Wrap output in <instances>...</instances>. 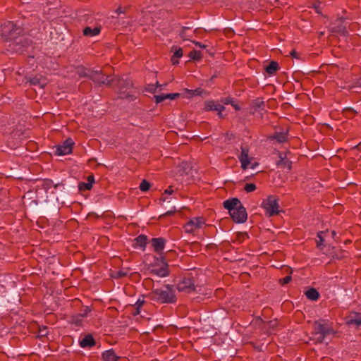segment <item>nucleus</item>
<instances>
[{
    "mask_svg": "<svg viewBox=\"0 0 361 361\" xmlns=\"http://www.w3.org/2000/svg\"><path fill=\"white\" fill-rule=\"evenodd\" d=\"M150 242L154 252L160 255L159 257H156V260L160 261L162 266L157 268L155 265H152V268L149 269V273L160 277H166L170 274L166 257L163 255L166 240L163 237L153 238Z\"/></svg>",
    "mask_w": 361,
    "mask_h": 361,
    "instance_id": "1",
    "label": "nucleus"
},
{
    "mask_svg": "<svg viewBox=\"0 0 361 361\" xmlns=\"http://www.w3.org/2000/svg\"><path fill=\"white\" fill-rule=\"evenodd\" d=\"M106 86L112 87L118 94L119 98L134 100L135 97L130 93L133 83L130 79H123L119 75H115L108 80Z\"/></svg>",
    "mask_w": 361,
    "mask_h": 361,
    "instance_id": "2",
    "label": "nucleus"
},
{
    "mask_svg": "<svg viewBox=\"0 0 361 361\" xmlns=\"http://www.w3.org/2000/svg\"><path fill=\"white\" fill-rule=\"evenodd\" d=\"M166 290L161 288L152 289L148 294V298L157 303L160 304H174L177 301V297L175 294L174 286L165 284Z\"/></svg>",
    "mask_w": 361,
    "mask_h": 361,
    "instance_id": "3",
    "label": "nucleus"
},
{
    "mask_svg": "<svg viewBox=\"0 0 361 361\" xmlns=\"http://www.w3.org/2000/svg\"><path fill=\"white\" fill-rule=\"evenodd\" d=\"M25 28L18 23L6 20L0 25V36L4 42L11 41L25 33Z\"/></svg>",
    "mask_w": 361,
    "mask_h": 361,
    "instance_id": "4",
    "label": "nucleus"
},
{
    "mask_svg": "<svg viewBox=\"0 0 361 361\" xmlns=\"http://www.w3.org/2000/svg\"><path fill=\"white\" fill-rule=\"evenodd\" d=\"M32 40L25 32L8 43L7 51L18 54H25L28 53V49L32 47Z\"/></svg>",
    "mask_w": 361,
    "mask_h": 361,
    "instance_id": "5",
    "label": "nucleus"
},
{
    "mask_svg": "<svg viewBox=\"0 0 361 361\" xmlns=\"http://www.w3.org/2000/svg\"><path fill=\"white\" fill-rule=\"evenodd\" d=\"M279 199L275 195H269L267 198L263 200L262 207L265 209L266 216L271 217L279 214Z\"/></svg>",
    "mask_w": 361,
    "mask_h": 361,
    "instance_id": "6",
    "label": "nucleus"
},
{
    "mask_svg": "<svg viewBox=\"0 0 361 361\" xmlns=\"http://www.w3.org/2000/svg\"><path fill=\"white\" fill-rule=\"evenodd\" d=\"M23 204H27L32 213H37L39 210L37 191L29 190L23 197Z\"/></svg>",
    "mask_w": 361,
    "mask_h": 361,
    "instance_id": "7",
    "label": "nucleus"
},
{
    "mask_svg": "<svg viewBox=\"0 0 361 361\" xmlns=\"http://www.w3.org/2000/svg\"><path fill=\"white\" fill-rule=\"evenodd\" d=\"M226 109L225 106L214 100H207L204 102L203 111H216L219 118H225L226 115L223 114V111Z\"/></svg>",
    "mask_w": 361,
    "mask_h": 361,
    "instance_id": "8",
    "label": "nucleus"
},
{
    "mask_svg": "<svg viewBox=\"0 0 361 361\" xmlns=\"http://www.w3.org/2000/svg\"><path fill=\"white\" fill-rule=\"evenodd\" d=\"M180 292L190 293L195 291L196 287L192 277H183L176 285Z\"/></svg>",
    "mask_w": 361,
    "mask_h": 361,
    "instance_id": "9",
    "label": "nucleus"
},
{
    "mask_svg": "<svg viewBox=\"0 0 361 361\" xmlns=\"http://www.w3.org/2000/svg\"><path fill=\"white\" fill-rule=\"evenodd\" d=\"M229 215L232 220L237 224L245 223L247 219L246 209L243 204L238 206V207L232 211L231 213H229Z\"/></svg>",
    "mask_w": 361,
    "mask_h": 361,
    "instance_id": "10",
    "label": "nucleus"
},
{
    "mask_svg": "<svg viewBox=\"0 0 361 361\" xmlns=\"http://www.w3.org/2000/svg\"><path fill=\"white\" fill-rule=\"evenodd\" d=\"M205 224L202 216L190 219L183 226L185 231L188 233H193L196 229L200 228Z\"/></svg>",
    "mask_w": 361,
    "mask_h": 361,
    "instance_id": "11",
    "label": "nucleus"
},
{
    "mask_svg": "<svg viewBox=\"0 0 361 361\" xmlns=\"http://www.w3.org/2000/svg\"><path fill=\"white\" fill-rule=\"evenodd\" d=\"M73 145L74 142L71 138L68 137L63 142L62 145H59L56 146L55 154L58 156H63L71 154L73 152Z\"/></svg>",
    "mask_w": 361,
    "mask_h": 361,
    "instance_id": "12",
    "label": "nucleus"
},
{
    "mask_svg": "<svg viewBox=\"0 0 361 361\" xmlns=\"http://www.w3.org/2000/svg\"><path fill=\"white\" fill-rule=\"evenodd\" d=\"M109 76L106 75L102 71L92 70V81L95 84L96 87H99L102 85H106V82Z\"/></svg>",
    "mask_w": 361,
    "mask_h": 361,
    "instance_id": "13",
    "label": "nucleus"
},
{
    "mask_svg": "<svg viewBox=\"0 0 361 361\" xmlns=\"http://www.w3.org/2000/svg\"><path fill=\"white\" fill-rule=\"evenodd\" d=\"M240 149L241 153L238 158L241 162V168L243 170H245L248 168V166L250 164V159L249 157V147L247 146L242 145Z\"/></svg>",
    "mask_w": 361,
    "mask_h": 361,
    "instance_id": "14",
    "label": "nucleus"
},
{
    "mask_svg": "<svg viewBox=\"0 0 361 361\" xmlns=\"http://www.w3.org/2000/svg\"><path fill=\"white\" fill-rule=\"evenodd\" d=\"M314 327L315 334L323 335V336H326L329 334H335V331L332 327H327L324 324H321L318 321L314 322Z\"/></svg>",
    "mask_w": 361,
    "mask_h": 361,
    "instance_id": "15",
    "label": "nucleus"
},
{
    "mask_svg": "<svg viewBox=\"0 0 361 361\" xmlns=\"http://www.w3.org/2000/svg\"><path fill=\"white\" fill-rule=\"evenodd\" d=\"M295 71L293 73V75H309L311 73L316 72L315 71L312 70L311 67L301 63H295L294 64Z\"/></svg>",
    "mask_w": 361,
    "mask_h": 361,
    "instance_id": "16",
    "label": "nucleus"
},
{
    "mask_svg": "<svg viewBox=\"0 0 361 361\" xmlns=\"http://www.w3.org/2000/svg\"><path fill=\"white\" fill-rule=\"evenodd\" d=\"M287 153H290V152H286L285 155L283 156V154L281 152L278 151V156L279 157V159L276 161V165L278 167H281L283 169L287 168L288 171H290L292 169V161L286 159Z\"/></svg>",
    "mask_w": 361,
    "mask_h": 361,
    "instance_id": "17",
    "label": "nucleus"
},
{
    "mask_svg": "<svg viewBox=\"0 0 361 361\" xmlns=\"http://www.w3.org/2000/svg\"><path fill=\"white\" fill-rule=\"evenodd\" d=\"M36 181L40 182L41 183L40 185H37V187L40 186L42 189L45 190L46 192L52 187L56 190L59 187L64 185L63 183L54 184L53 180L49 178L37 179Z\"/></svg>",
    "mask_w": 361,
    "mask_h": 361,
    "instance_id": "18",
    "label": "nucleus"
},
{
    "mask_svg": "<svg viewBox=\"0 0 361 361\" xmlns=\"http://www.w3.org/2000/svg\"><path fill=\"white\" fill-rule=\"evenodd\" d=\"M240 205H242V203L237 197L229 198L223 202L224 207L228 211V213H231L232 211Z\"/></svg>",
    "mask_w": 361,
    "mask_h": 361,
    "instance_id": "19",
    "label": "nucleus"
},
{
    "mask_svg": "<svg viewBox=\"0 0 361 361\" xmlns=\"http://www.w3.org/2000/svg\"><path fill=\"white\" fill-rule=\"evenodd\" d=\"M288 130L286 132H275L273 135H269L267 140H276L279 144L286 142L288 140Z\"/></svg>",
    "mask_w": 361,
    "mask_h": 361,
    "instance_id": "20",
    "label": "nucleus"
},
{
    "mask_svg": "<svg viewBox=\"0 0 361 361\" xmlns=\"http://www.w3.org/2000/svg\"><path fill=\"white\" fill-rule=\"evenodd\" d=\"M106 270V268L104 265V262L102 261H99L97 263H92V271H94V274H96L94 279H98L102 276Z\"/></svg>",
    "mask_w": 361,
    "mask_h": 361,
    "instance_id": "21",
    "label": "nucleus"
},
{
    "mask_svg": "<svg viewBox=\"0 0 361 361\" xmlns=\"http://www.w3.org/2000/svg\"><path fill=\"white\" fill-rule=\"evenodd\" d=\"M345 251L339 247H329L327 255L332 259H342L345 257Z\"/></svg>",
    "mask_w": 361,
    "mask_h": 361,
    "instance_id": "22",
    "label": "nucleus"
},
{
    "mask_svg": "<svg viewBox=\"0 0 361 361\" xmlns=\"http://www.w3.org/2000/svg\"><path fill=\"white\" fill-rule=\"evenodd\" d=\"M147 236L144 234H140L134 239L135 243L133 244L134 248L140 247L143 251L146 248L147 244Z\"/></svg>",
    "mask_w": 361,
    "mask_h": 361,
    "instance_id": "23",
    "label": "nucleus"
},
{
    "mask_svg": "<svg viewBox=\"0 0 361 361\" xmlns=\"http://www.w3.org/2000/svg\"><path fill=\"white\" fill-rule=\"evenodd\" d=\"M280 69L279 63L276 61H271L267 66H264V71L269 75H275Z\"/></svg>",
    "mask_w": 361,
    "mask_h": 361,
    "instance_id": "24",
    "label": "nucleus"
},
{
    "mask_svg": "<svg viewBox=\"0 0 361 361\" xmlns=\"http://www.w3.org/2000/svg\"><path fill=\"white\" fill-rule=\"evenodd\" d=\"M351 314H355L356 318L353 319V318H349V317H346L345 318V324L348 326L354 324L357 326V328H358L361 325V317H360L361 314L360 312H355V311L351 312Z\"/></svg>",
    "mask_w": 361,
    "mask_h": 361,
    "instance_id": "25",
    "label": "nucleus"
},
{
    "mask_svg": "<svg viewBox=\"0 0 361 361\" xmlns=\"http://www.w3.org/2000/svg\"><path fill=\"white\" fill-rule=\"evenodd\" d=\"M305 295L307 299L312 301H317L320 297L319 291L313 287L308 288V289L305 292Z\"/></svg>",
    "mask_w": 361,
    "mask_h": 361,
    "instance_id": "26",
    "label": "nucleus"
},
{
    "mask_svg": "<svg viewBox=\"0 0 361 361\" xmlns=\"http://www.w3.org/2000/svg\"><path fill=\"white\" fill-rule=\"evenodd\" d=\"M344 21H345V18H343V17L338 18L336 20V22L338 23V25L336 27H334V31L343 35V36H347L348 35V32L346 30L345 26L343 25Z\"/></svg>",
    "mask_w": 361,
    "mask_h": 361,
    "instance_id": "27",
    "label": "nucleus"
},
{
    "mask_svg": "<svg viewBox=\"0 0 361 361\" xmlns=\"http://www.w3.org/2000/svg\"><path fill=\"white\" fill-rule=\"evenodd\" d=\"M118 358L113 349L107 350L102 353L103 361H117Z\"/></svg>",
    "mask_w": 361,
    "mask_h": 361,
    "instance_id": "28",
    "label": "nucleus"
},
{
    "mask_svg": "<svg viewBox=\"0 0 361 361\" xmlns=\"http://www.w3.org/2000/svg\"><path fill=\"white\" fill-rule=\"evenodd\" d=\"M341 114L345 118L348 119H353L357 115L358 112L353 108L349 106L344 108L342 110Z\"/></svg>",
    "mask_w": 361,
    "mask_h": 361,
    "instance_id": "29",
    "label": "nucleus"
},
{
    "mask_svg": "<svg viewBox=\"0 0 361 361\" xmlns=\"http://www.w3.org/2000/svg\"><path fill=\"white\" fill-rule=\"evenodd\" d=\"M185 92H187L189 95L188 97L191 98L194 96H202L203 94H209V92L205 91L201 87H197L195 90H189V89H184Z\"/></svg>",
    "mask_w": 361,
    "mask_h": 361,
    "instance_id": "30",
    "label": "nucleus"
},
{
    "mask_svg": "<svg viewBox=\"0 0 361 361\" xmlns=\"http://www.w3.org/2000/svg\"><path fill=\"white\" fill-rule=\"evenodd\" d=\"M82 322L83 318L81 317V315H78V314L71 315L68 321V324H74L76 326H82Z\"/></svg>",
    "mask_w": 361,
    "mask_h": 361,
    "instance_id": "31",
    "label": "nucleus"
},
{
    "mask_svg": "<svg viewBox=\"0 0 361 361\" xmlns=\"http://www.w3.org/2000/svg\"><path fill=\"white\" fill-rule=\"evenodd\" d=\"M250 106L255 111H257L259 109H264L265 104L262 98H257L251 102Z\"/></svg>",
    "mask_w": 361,
    "mask_h": 361,
    "instance_id": "32",
    "label": "nucleus"
},
{
    "mask_svg": "<svg viewBox=\"0 0 361 361\" xmlns=\"http://www.w3.org/2000/svg\"><path fill=\"white\" fill-rule=\"evenodd\" d=\"M104 209H99L97 210L98 213L92 212V218H94L98 219L99 217L102 218H107L111 217V214L109 211L103 212Z\"/></svg>",
    "mask_w": 361,
    "mask_h": 361,
    "instance_id": "33",
    "label": "nucleus"
},
{
    "mask_svg": "<svg viewBox=\"0 0 361 361\" xmlns=\"http://www.w3.org/2000/svg\"><path fill=\"white\" fill-rule=\"evenodd\" d=\"M145 301L139 298L135 305H133L134 310L132 312V315L137 316L140 314L141 307L144 305Z\"/></svg>",
    "mask_w": 361,
    "mask_h": 361,
    "instance_id": "34",
    "label": "nucleus"
},
{
    "mask_svg": "<svg viewBox=\"0 0 361 361\" xmlns=\"http://www.w3.org/2000/svg\"><path fill=\"white\" fill-rule=\"evenodd\" d=\"M286 271H289V274L284 278L280 279L279 280V283L281 286H285L289 283L292 281L291 274L293 272L292 269L289 267H286Z\"/></svg>",
    "mask_w": 361,
    "mask_h": 361,
    "instance_id": "35",
    "label": "nucleus"
},
{
    "mask_svg": "<svg viewBox=\"0 0 361 361\" xmlns=\"http://www.w3.org/2000/svg\"><path fill=\"white\" fill-rule=\"evenodd\" d=\"M188 56L190 58L192 61H200L202 59V54L200 51L193 49L188 54Z\"/></svg>",
    "mask_w": 361,
    "mask_h": 361,
    "instance_id": "36",
    "label": "nucleus"
},
{
    "mask_svg": "<svg viewBox=\"0 0 361 361\" xmlns=\"http://www.w3.org/2000/svg\"><path fill=\"white\" fill-rule=\"evenodd\" d=\"M79 345L81 348H90V333L85 334L84 338L79 341Z\"/></svg>",
    "mask_w": 361,
    "mask_h": 361,
    "instance_id": "37",
    "label": "nucleus"
},
{
    "mask_svg": "<svg viewBox=\"0 0 361 361\" xmlns=\"http://www.w3.org/2000/svg\"><path fill=\"white\" fill-rule=\"evenodd\" d=\"M227 314H228V312L226 311V310L224 308H221V309L216 310L214 312V317L220 320L222 318L223 319L226 318Z\"/></svg>",
    "mask_w": 361,
    "mask_h": 361,
    "instance_id": "38",
    "label": "nucleus"
},
{
    "mask_svg": "<svg viewBox=\"0 0 361 361\" xmlns=\"http://www.w3.org/2000/svg\"><path fill=\"white\" fill-rule=\"evenodd\" d=\"M152 184L148 180L144 179L140 184L139 188L142 192H147L150 190Z\"/></svg>",
    "mask_w": 361,
    "mask_h": 361,
    "instance_id": "39",
    "label": "nucleus"
},
{
    "mask_svg": "<svg viewBox=\"0 0 361 361\" xmlns=\"http://www.w3.org/2000/svg\"><path fill=\"white\" fill-rule=\"evenodd\" d=\"M174 50V53H173V57L174 58H180L183 56V49L180 48V47H177L176 46H173L171 47V51H173Z\"/></svg>",
    "mask_w": 361,
    "mask_h": 361,
    "instance_id": "40",
    "label": "nucleus"
},
{
    "mask_svg": "<svg viewBox=\"0 0 361 361\" xmlns=\"http://www.w3.org/2000/svg\"><path fill=\"white\" fill-rule=\"evenodd\" d=\"M249 235L247 232H238L236 233L235 240L240 243H242L245 240V239L248 238Z\"/></svg>",
    "mask_w": 361,
    "mask_h": 361,
    "instance_id": "41",
    "label": "nucleus"
},
{
    "mask_svg": "<svg viewBox=\"0 0 361 361\" xmlns=\"http://www.w3.org/2000/svg\"><path fill=\"white\" fill-rule=\"evenodd\" d=\"M78 190L80 192H82L86 190H90V185L86 182H80L78 183Z\"/></svg>",
    "mask_w": 361,
    "mask_h": 361,
    "instance_id": "42",
    "label": "nucleus"
},
{
    "mask_svg": "<svg viewBox=\"0 0 361 361\" xmlns=\"http://www.w3.org/2000/svg\"><path fill=\"white\" fill-rule=\"evenodd\" d=\"M38 337H46L48 334V327L47 326H39Z\"/></svg>",
    "mask_w": 361,
    "mask_h": 361,
    "instance_id": "43",
    "label": "nucleus"
},
{
    "mask_svg": "<svg viewBox=\"0 0 361 361\" xmlns=\"http://www.w3.org/2000/svg\"><path fill=\"white\" fill-rule=\"evenodd\" d=\"M234 98L231 97H224V98H221L220 100H219V102L221 103V104L222 105H228V104H233V103L234 102Z\"/></svg>",
    "mask_w": 361,
    "mask_h": 361,
    "instance_id": "44",
    "label": "nucleus"
},
{
    "mask_svg": "<svg viewBox=\"0 0 361 361\" xmlns=\"http://www.w3.org/2000/svg\"><path fill=\"white\" fill-rule=\"evenodd\" d=\"M127 276V272L123 271V270H119L115 271L111 274V277L114 279H121Z\"/></svg>",
    "mask_w": 361,
    "mask_h": 361,
    "instance_id": "45",
    "label": "nucleus"
},
{
    "mask_svg": "<svg viewBox=\"0 0 361 361\" xmlns=\"http://www.w3.org/2000/svg\"><path fill=\"white\" fill-rule=\"evenodd\" d=\"M154 99L156 104H159L166 99V94H161L158 95H154Z\"/></svg>",
    "mask_w": 361,
    "mask_h": 361,
    "instance_id": "46",
    "label": "nucleus"
},
{
    "mask_svg": "<svg viewBox=\"0 0 361 361\" xmlns=\"http://www.w3.org/2000/svg\"><path fill=\"white\" fill-rule=\"evenodd\" d=\"M257 187H256V185L255 183H246L244 186V190L247 192H253L256 190Z\"/></svg>",
    "mask_w": 361,
    "mask_h": 361,
    "instance_id": "47",
    "label": "nucleus"
},
{
    "mask_svg": "<svg viewBox=\"0 0 361 361\" xmlns=\"http://www.w3.org/2000/svg\"><path fill=\"white\" fill-rule=\"evenodd\" d=\"M27 82L32 85H39L40 79L37 76L30 77L27 78Z\"/></svg>",
    "mask_w": 361,
    "mask_h": 361,
    "instance_id": "48",
    "label": "nucleus"
},
{
    "mask_svg": "<svg viewBox=\"0 0 361 361\" xmlns=\"http://www.w3.org/2000/svg\"><path fill=\"white\" fill-rule=\"evenodd\" d=\"M77 73L80 77L88 76L86 73V68L82 66L77 67Z\"/></svg>",
    "mask_w": 361,
    "mask_h": 361,
    "instance_id": "49",
    "label": "nucleus"
},
{
    "mask_svg": "<svg viewBox=\"0 0 361 361\" xmlns=\"http://www.w3.org/2000/svg\"><path fill=\"white\" fill-rule=\"evenodd\" d=\"M176 212H177V210L176 209H174L173 210L168 211V212L161 214L159 216V219H164V218H165L166 216H173Z\"/></svg>",
    "mask_w": 361,
    "mask_h": 361,
    "instance_id": "50",
    "label": "nucleus"
},
{
    "mask_svg": "<svg viewBox=\"0 0 361 361\" xmlns=\"http://www.w3.org/2000/svg\"><path fill=\"white\" fill-rule=\"evenodd\" d=\"M323 233H324L323 231L317 233V238H318V240H317V247H321V245L323 244V242L324 241V238L322 235Z\"/></svg>",
    "mask_w": 361,
    "mask_h": 361,
    "instance_id": "51",
    "label": "nucleus"
},
{
    "mask_svg": "<svg viewBox=\"0 0 361 361\" xmlns=\"http://www.w3.org/2000/svg\"><path fill=\"white\" fill-rule=\"evenodd\" d=\"M90 312V307L89 306H85L84 309L78 313V315H81L82 318L86 317L88 313Z\"/></svg>",
    "mask_w": 361,
    "mask_h": 361,
    "instance_id": "52",
    "label": "nucleus"
},
{
    "mask_svg": "<svg viewBox=\"0 0 361 361\" xmlns=\"http://www.w3.org/2000/svg\"><path fill=\"white\" fill-rule=\"evenodd\" d=\"M101 30L102 26L100 25H97L94 28H92V37L99 35Z\"/></svg>",
    "mask_w": 361,
    "mask_h": 361,
    "instance_id": "53",
    "label": "nucleus"
},
{
    "mask_svg": "<svg viewBox=\"0 0 361 361\" xmlns=\"http://www.w3.org/2000/svg\"><path fill=\"white\" fill-rule=\"evenodd\" d=\"M166 94V99H169L171 100L176 99L180 97V93H167Z\"/></svg>",
    "mask_w": 361,
    "mask_h": 361,
    "instance_id": "54",
    "label": "nucleus"
},
{
    "mask_svg": "<svg viewBox=\"0 0 361 361\" xmlns=\"http://www.w3.org/2000/svg\"><path fill=\"white\" fill-rule=\"evenodd\" d=\"M145 90L151 93H155L156 92V85L154 84H149L147 87H145Z\"/></svg>",
    "mask_w": 361,
    "mask_h": 361,
    "instance_id": "55",
    "label": "nucleus"
},
{
    "mask_svg": "<svg viewBox=\"0 0 361 361\" xmlns=\"http://www.w3.org/2000/svg\"><path fill=\"white\" fill-rule=\"evenodd\" d=\"M217 247H218L217 245H216L215 243H209L205 246V249L207 251L214 250L217 249Z\"/></svg>",
    "mask_w": 361,
    "mask_h": 361,
    "instance_id": "56",
    "label": "nucleus"
},
{
    "mask_svg": "<svg viewBox=\"0 0 361 361\" xmlns=\"http://www.w3.org/2000/svg\"><path fill=\"white\" fill-rule=\"evenodd\" d=\"M190 28V27H185V26L182 27L181 32L180 33V36L181 38L185 39V32H186V30H189Z\"/></svg>",
    "mask_w": 361,
    "mask_h": 361,
    "instance_id": "57",
    "label": "nucleus"
},
{
    "mask_svg": "<svg viewBox=\"0 0 361 361\" xmlns=\"http://www.w3.org/2000/svg\"><path fill=\"white\" fill-rule=\"evenodd\" d=\"M83 35L85 36H90V26H87L84 28Z\"/></svg>",
    "mask_w": 361,
    "mask_h": 361,
    "instance_id": "58",
    "label": "nucleus"
},
{
    "mask_svg": "<svg viewBox=\"0 0 361 361\" xmlns=\"http://www.w3.org/2000/svg\"><path fill=\"white\" fill-rule=\"evenodd\" d=\"M223 238H228V235L226 233H220L216 239V242H219L220 240Z\"/></svg>",
    "mask_w": 361,
    "mask_h": 361,
    "instance_id": "59",
    "label": "nucleus"
},
{
    "mask_svg": "<svg viewBox=\"0 0 361 361\" xmlns=\"http://www.w3.org/2000/svg\"><path fill=\"white\" fill-rule=\"evenodd\" d=\"M231 106L233 107V109L235 110V111H240L241 109V106L238 104V102H236L235 100H234V102L233 103V104H231Z\"/></svg>",
    "mask_w": 361,
    "mask_h": 361,
    "instance_id": "60",
    "label": "nucleus"
},
{
    "mask_svg": "<svg viewBox=\"0 0 361 361\" xmlns=\"http://www.w3.org/2000/svg\"><path fill=\"white\" fill-rule=\"evenodd\" d=\"M126 11V8H123L121 6H119L116 10V13H117L118 14H121V13H125Z\"/></svg>",
    "mask_w": 361,
    "mask_h": 361,
    "instance_id": "61",
    "label": "nucleus"
},
{
    "mask_svg": "<svg viewBox=\"0 0 361 361\" xmlns=\"http://www.w3.org/2000/svg\"><path fill=\"white\" fill-rule=\"evenodd\" d=\"M290 56L294 58V59H299V54H298V52L295 51V49H293L290 53Z\"/></svg>",
    "mask_w": 361,
    "mask_h": 361,
    "instance_id": "62",
    "label": "nucleus"
},
{
    "mask_svg": "<svg viewBox=\"0 0 361 361\" xmlns=\"http://www.w3.org/2000/svg\"><path fill=\"white\" fill-rule=\"evenodd\" d=\"M171 62L173 65H178L179 63V61L178 58H174L173 55L171 58Z\"/></svg>",
    "mask_w": 361,
    "mask_h": 361,
    "instance_id": "63",
    "label": "nucleus"
},
{
    "mask_svg": "<svg viewBox=\"0 0 361 361\" xmlns=\"http://www.w3.org/2000/svg\"><path fill=\"white\" fill-rule=\"evenodd\" d=\"M192 42L197 47H200V48H202V49H204L206 48L207 45L205 44H202L201 42H196V41H192Z\"/></svg>",
    "mask_w": 361,
    "mask_h": 361,
    "instance_id": "64",
    "label": "nucleus"
}]
</instances>
